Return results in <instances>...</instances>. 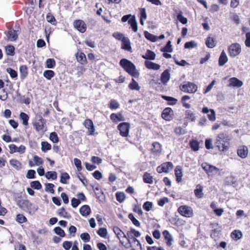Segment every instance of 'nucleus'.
Instances as JSON below:
<instances>
[{
  "label": "nucleus",
  "instance_id": "4468645a",
  "mask_svg": "<svg viewBox=\"0 0 250 250\" xmlns=\"http://www.w3.org/2000/svg\"><path fill=\"white\" fill-rule=\"evenodd\" d=\"M248 149L246 146H240L237 150L238 155L242 158H246L248 155Z\"/></svg>",
  "mask_w": 250,
  "mask_h": 250
},
{
  "label": "nucleus",
  "instance_id": "0eeeda50",
  "mask_svg": "<svg viewBox=\"0 0 250 250\" xmlns=\"http://www.w3.org/2000/svg\"><path fill=\"white\" fill-rule=\"evenodd\" d=\"M118 129L120 130L121 136L127 137L128 135L130 129L129 124L126 122L121 123L118 125Z\"/></svg>",
  "mask_w": 250,
  "mask_h": 250
},
{
  "label": "nucleus",
  "instance_id": "7ed1b4c3",
  "mask_svg": "<svg viewBox=\"0 0 250 250\" xmlns=\"http://www.w3.org/2000/svg\"><path fill=\"white\" fill-rule=\"evenodd\" d=\"M178 212L186 217H190L193 215V209L191 207L187 206H181L178 208Z\"/></svg>",
  "mask_w": 250,
  "mask_h": 250
},
{
  "label": "nucleus",
  "instance_id": "69168bd1",
  "mask_svg": "<svg viewBox=\"0 0 250 250\" xmlns=\"http://www.w3.org/2000/svg\"><path fill=\"white\" fill-rule=\"evenodd\" d=\"M6 51L8 55L13 56L14 55L15 48L13 45H8L6 48Z\"/></svg>",
  "mask_w": 250,
  "mask_h": 250
},
{
  "label": "nucleus",
  "instance_id": "8fccbe9b",
  "mask_svg": "<svg viewBox=\"0 0 250 250\" xmlns=\"http://www.w3.org/2000/svg\"><path fill=\"white\" fill-rule=\"evenodd\" d=\"M56 64V62L53 59H48L46 61V66L48 68H53Z\"/></svg>",
  "mask_w": 250,
  "mask_h": 250
},
{
  "label": "nucleus",
  "instance_id": "473e14b6",
  "mask_svg": "<svg viewBox=\"0 0 250 250\" xmlns=\"http://www.w3.org/2000/svg\"><path fill=\"white\" fill-rule=\"evenodd\" d=\"M29 118L28 115L24 112H21L20 114V119L22 121L24 125H28Z\"/></svg>",
  "mask_w": 250,
  "mask_h": 250
},
{
  "label": "nucleus",
  "instance_id": "3c124183",
  "mask_svg": "<svg viewBox=\"0 0 250 250\" xmlns=\"http://www.w3.org/2000/svg\"><path fill=\"white\" fill-rule=\"evenodd\" d=\"M153 147L151 150L155 153H160L161 152V145L158 142H155L152 145Z\"/></svg>",
  "mask_w": 250,
  "mask_h": 250
},
{
  "label": "nucleus",
  "instance_id": "4c0bfd02",
  "mask_svg": "<svg viewBox=\"0 0 250 250\" xmlns=\"http://www.w3.org/2000/svg\"><path fill=\"white\" fill-rule=\"evenodd\" d=\"M126 197L125 194L123 192H117L116 193V200L119 203H122L124 201Z\"/></svg>",
  "mask_w": 250,
  "mask_h": 250
},
{
  "label": "nucleus",
  "instance_id": "9b49d317",
  "mask_svg": "<svg viewBox=\"0 0 250 250\" xmlns=\"http://www.w3.org/2000/svg\"><path fill=\"white\" fill-rule=\"evenodd\" d=\"M113 231L116 235L117 237L120 240V242L123 245L124 242L123 240L121 239V237L122 236V235H123V238H125L127 239L128 242L130 243V240L128 239L127 237V236L124 233V232L118 227H113Z\"/></svg>",
  "mask_w": 250,
  "mask_h": 250
},
{
  "label": "nucleus",
  "instance_id": "b1692460",
  "mask_svg": "<svg viewBox=\"0 0 250 250\" xmlns=\"http://www.w3.org/2000/svg\"><path fill=\"white\" fill-rule=\"evenodd\" d=\"M110 119L113 122H120V121H125V118L123 116L122 114L120 113L116 114L112 113L110 115Z\"/></svg>",
  "mask_w": 250,
  "mask_h": 250
},
{
  "label": "nucleus",
  "instance_id": "c756f323",
  "mask_svg": "<svg viewBox=\"0 0 250 250\" xmlns=\"http://www.w3.org/2000/svg\"><path fill=\"white\" fill-rule=\"evenodd\" d=\"M203 189V188L202 186L200 185L197 186L196 188L194 190V194L197 198H201L203 197L204 194Z\"/></svg>",
  "mask_w": 250,
  "mask_h": 250
},
{
  "label": "nucleus",
  "instance_id": "79ce46f5",
  "mask_svg": "<svg viewBox=\"0 0 250 250\" xmlns=\"http://www.w3.org/2000/svg\"><path fill=\"white\" fill-rule=\"evenodd\" d=\"M41 149L44 152H45L51 148V145L47 142H42L41 143Z\"/></svg>",
  "mask_w": 250,
  "mask_h": 250
},
{
  "label": "nucleus",
  "instance_id": "6e6552de",
  "mask_svg": "<svg viewBox=\"0 0 250 250\" xmlns=\"http://www.w3.org/2000/svg\"><path fill=\"white\" fill-rule=\"evenodd\" d=\"M173 165L172 163L168 162L163 164L160 166H158L157 167L156 170L157 171L160 173L162 172L168 173L170 170L173 168Z\"/></svg>",
  "mask_w": 250,
  "mask_h": 250
},
{
  "label": "nucleus",
  "instance_id": "423d86ee",
  "mask_svg": "<svg viewBox=\"0 0 250 250\" xmlns=\"http://www.w3.org/2000/svg\"><path fill=\"white\" fill-rule=\"evenodd\" d=\"M224 136L223 134H219L216 139L215 145L220 151H224L227 150L228 146L224 141Z\"/></svg>",
  "mask_w": 250,
  "mask_h": 250
},
{
  "label": "nucleus",
  "instance_id": "338daca9",
  "mask_svg": "<svg viewBox=\"0 0 250 250\" xmlns=\"http://www.w3.org/2000/svg\"><path fill=\"white\" fill-rule=\"evenodd\" d=\"M177 19L183 24H186L188 22V19L184 17L181 13L178 14Z\"/></svg>",
  "mask_w": 250,
  "mask_h": 250
},
{
  "label": "nucleus",
  "instance_id": "cd10ccee",
  "mask_svg": "<svg viewBox=\"0 0 250 250\" xmlns=\"http://www.w3.org/2000/svg\"><path fill=\"white\" fill-rule=\"evenodd\" d=\"M156 54L155 53L150 50H147L145 55H143L142 57L145 59L154 60L155 58Z\"/></svg>",
  "mask_w": 250,
  "mask_h": 250
},
{
  "label": "nucleus",
  "instance_id": "680f3d73",
  "mask_svg": "<svg viewBox=\"0 0 250 250\" xmlns=\"http://www.w3.org/2000/svg\"><path fill=\"white\" fill-rule=\"evenodd\" d=\"M231 237L233 239H235L236 240L240 239L242 236V233L241 231L234 230L231 234Z\"/></svg>",
  "mask_w": 250,
  "mask_h": 250
},
{
  "label": "nucleus",
  "instance_id": "c9c22d12",
  "mask_svg": "<svg viewBox=\"0 0 250 250\" xmlns=\"http://www.w3.org/2000/svg\"><path fill=\"white\" fill-rule=\"evenodd\" d=\"M128 87L131 90H139L140 89L138 83L134 79H132V82L129 83Z\"/></svg>",
  "mask_w": 250,
  "mask_h": 250
},
{
  "label": "nucleus",
  "instance_id": "bf43d9fd",
  "mask_svg": "<svg viewBox=\"0 0 250 250\" xmlns=\"http://www.w3.org/2000/svg\"><path fill=\"white\" fill-rule=\"evenodd\" d=\"M143 208L147 211H149L153 207V204L151 202L147 201L144 203L143 206Z\"/></svg>",
  "mask_w": 250,
  "mask_h": 250
},
{
  "label": "nucleus",
  "instance_id": "f03ea898",
  "mask_svg": "<svg viewBox=\"0 0 250 250\" xmlns=\"http://www.w3.org/2000/svg\"><path fill=\"white\" fill-rule=\"evenodd\" d=\"M197 86L190 82H188L186 84L180 85V89L186 93H195L197 90Z\"/></svg>",
  "mask_w": 250,
  "mask_h": 250
},
{
  "label": "nucleus",
  "instance_id": "6e6d98bb",
  "mask_svg": "<svg viewBox=\"0 0 250 250\" xmlns=\"http://www.w3.org/2000/svg\"><path fill=\"white\" fill-rule=\"evenodd\" d=\"M49 139L52 142L54 143H57L59 141L57 134L55 132H53L50 133Z\"/></svg>",
  "mask_w": 250,
  "mask_h": 250
},
{
  "label": "nucleus",
  "instance_id": "f3484780",
  "mask_svg": "<svg viewBox=\"0 0 250 250\" xmlns=\"http://www.w3.org/2000/svg\"><path fill=\"white\" fill-rule=\"evenodd\" d=\"M163 235L165 239L167 241V245L168 246H170L172 245V242L173 241L172 235L170 234L168 230H165L163 232Z\"/></svg>",
  "mask_w": 250,
  "mask_h": 250
},
{
  "label": "nucleus",
  "instance_id": "58836bf2",
  "mask_svg": "<svg viewBox=\"0 0 250 250\" xmlns=\"http://www.w3.org/2000/svg\"><path fill=\"white\" fill-rule=\"evenodd\" d=\"M235 178L233 176L227 177L225 179V184L226 185H232L235 183Z\"/></svg>",
  "mask_w": 250,
  "mask_h": 250
},
{
  "label": "nucleus",
  "instance_id": "6ab92c4d",
  "mask_svg": "<svg viewBox=\"0 0 250 250\" xmlns=\"http://www.w3.org/2000/svg\"><path fill=\"white\" fill-rule=\"evenodd\" d=\"M145 64L146 67L149 69L157 70L160 68V65L148 61H146Z\"/></svg>",
  "mask_w": 250,
  "mask_h": 250
},
{
  "label": "nucleus",
  "instance_id": "7c9ffc66",
  "mask_svg": "<svg viewBox=\"0 0 250 250\" xmlns=\"http://www.w3.org/2000/svg\"><path fill=\"white\" fill-rule=\"evenodd\" d=\"M43 120L42 117H41V119L39 120L38 122L34 123V126L35 127L36 129L39 131L42 130L43 129Z\"/></svg>",
  "mask_w": 250,
  "mask_h": 250
},
{
  "label": "nucleus",
  "instance_id": "603ef678",
  "mask_svg": "<svg viewBox=\"0 0 250 250\" xmlns=\"http://www.w3.org/2000/svg\"><path fill=\"white\" fill-rule=\"evenodd\" d=\"M6 72L9 74L10 77L13 79H16L18 77L17 71L11 68H7L6 69Z\"/></svg>",
  "mask_w": 250,
  "mask_h": 250
},
{
  "label": "nucleus",
  "instance_id": "5fc2aeb1",
  "mask_svg": "<svg viewBox=\"0 0 250 250\" xmlns=\"http://www.w3.org/2000/svg\"><path fill=\"white\" fill-rule=\"evenodd\" d=\"M70 176L66 172H64L61 176L60 182L64 184H67L66 180L69 179Z\"/></svg>",
  "mask_w": 250,
  "mask_h": 250
},
{
  "label": "nucleus",
  "instance_id": "f257e3e1",
  "mask_svg": "<svg viewBox=\"0 0 250 250\" xmlns=\"http://www.w3.org/2000/svg\"><path fill=\"white\" fill-rule=\"evenodd\" d=\"M120 64L132 76L138 77L139 73L136 70V66L132 62L127 59H122L120 62Z\"/></svg>",
  "mask_w": 250,
  "mask_h": 250
},
{
  "label": "nucleus",
  "instance_id": "9d476101",
  "mask_svg": "<svg viewBox=\"0 0 250 250\" xmlns=\"http://www.w3.org/2000/svg\"><path fill=\"white\" fill-rule=\"evenodd\" d=\"M74 27L79 32L83 33L86 30V25L85 22L81 20H76L73 22Z\"/></svg>",
  "mask_w": 250,
  "mask_h": 250
},
{
  "label": "nucleus",
  "instance_id": "de8ad7c7",
  "mask_svg": "<svg viewBox=\"0 0 250 250\" xmlns=\"http://www.w3.org/2000/svg\"><path fill=\"white\" fill-rule=\"evenodd\" d=\"M54 232L60 237H63L65 235L64 230L59 227H57L54 229Z\"/></svg>",
  "mask_w": 250,
  "mask_h": 250
},
{
  "label": "nucleus",
  "instance_id": "864d4df0",
  "mask_svg": "<svg viewBox=\"0 0 250 250\" xmlns=\"http://www.w3.org/2000/svg\"><path fill=\"white\" fill-rule=\"evenodd\" d=\"M128 218L132 221V223L137 227L140 226V223L139 221L135 218L132 213H129L128 214Z\"/></svg>",
  "mask_w": 250,
  "mask_h": 250
},
{
  "label": "nucleus",
  "instance_id": "bb28decb",
  "mask_svg": "<svg viewBox=\"0 0 250 250\" xmlns=\"http://www.w3.org/2000/svg\"><path fill=\"white\" fill-rule=\"evenodd\" d=\"M20 77L21 80L25 79L28 74L27 67L25 65H22L20 67Z\"/></svg>",
  "mask_w": 250,
  "mask_h": 250
},
{
  "label": "nucleus",
  "instance_id": "2f4dec72",
  "mask_svg": "<svg viewBox=\"0 0 250 250\" xmlns=\"http://www.w3.org/2000/svg\"><path fill=\"white\" fill-rule=\"evenodd\" d=\"M162 98L165 100L166 101H168V104L169 105H175L176 104L177 102V100L174 98L167 96L165 95H162Z\"/></svg>",
  "mask_w": 250,
  "mask_h": 250
},
{
  "label": "nucleus",
  "instance_id": "ea45409f",
  "mask_svg": "<svg viewBox=\"0 0 250 250\" xmlns=\"http://www.w3.org/2000/svg\"><path fill=\"white\" fill-rule=\"evenodd\" d=\"M133 233L134 234V237H139L141 236V233L135 230L134 229L131 228L130 230L127 232V237L129 239L130 237L131 236V234Z\"/></svg>",
  "mask_w": 250,
  "mask_h": 250
},
{
  "label": "nucleus",
  "instance_id": "4be33fe9",
  "mask_svg": "<svg viewBox=\"0 0 250 250\" xmlns=\"http://www.w3.org/2000/svg\"><path fill=\"white\" fill-rule=\"evenodd\" d=\"M79 211L82 215L86 216L90 214L91 209L89 206L83 205L80 208Z\"/></svg>",
  "mask_w": 250,
  "mask_h": 250
},
{
  "label": "nucleus",
  "instance_id": "2eb2a0df",
  "mask_svg": "<svg viewBox=\"0 0 250 250\" xmlns=\"http://www.w3.org/2000/svg\"><path fill=\"white\" fill-rule=\"evenodd\" d=\"M170 79V73L168 70L166 69L162 73L161 81L163 84H166Z\"/></svg>",
  "mask_w": 250,
  "mask_h": 250
},
{
  "label": "nucleus",
  "instance_id": "20e7f679",
  "mask_svg": "<svg viewBox=\"0 0 250 250\" xmlns=\"http://www.w3.org/2000/svg\"><path fill=\"white\" fill-rule=\"evenodd\" d=\"M16 202L19 208L24 211H30L32 209V204L27 200L19 199Z\"/></svg>",
  "mask_w": 250,
  "mask_h": 250
},
{
  "label": "nucleus",
  "instance_id": "13d9d810",
  "mask_svg": "<svg viewBox=\"0 0 250 250\" xmlns=\"http://www.w3.org/2000/svg\"><path fill=\"white\" fill-rule=\"evenodd\" d=\"M16 221L20 224L25 222L27 221L26 218L22 214H19L17 215Z\"/></svg>",
  "mask_w": 250,
  "mask_h": 250
},
{
  "label": "nucleus",
  "instance_id": "1a4fd4ad",
  "mask_svg": "<svg viewBox=\"0 0 250 250\" xmlns=\"http://www.w3.org/2000/svg\"><path fill=\"white\" fill-rule=\"evenodd\" d=\"M201 167L208 175L212 174L214 172H217L219 171V168L207 163H203Z\"/></svg>",
  "mask_w": 250,
  "mask_h": 250
},
{
  "label": "nucleus",
  "instance_id": "412c9836",
  "mask_svg": "<svg viewBox=\"0 0 250 250\" xmlns=\"http://www.w3.org/2000/svg\"><path fill=\"white\" fill-rule=\"evenodd\" d=\"M175 175L176 178V181L178 183L182 181V177L183 176L182 169L180 166H177L175 169Z\"/></svg>",
  "mask_w": 250,
  "mask_h": 250
},
{
  "label": "nucleus",
  "instance_id": "37998d69",
  "mask_svg": "<svg viewBox=\"0 0 250 250\" xmlns=\"http://www.w3.org/2000/svg\"><path fill=\"white\" fill-rule=\"evenodd\" d=\"M45 177L47 179H52V180H55L57 178V174L56 171H48L45 174Z\"/></svg>",
  "mask_w": 250,
  "mask_h": 250
},
{
  "label": "nucleus",
  "instance_id": "dca6fc26",
  "mask_svg": "<svg viewBox=\"0 0 250 250\" xmlns=\"http://www.w3.org/2000/svg\"><path fill=\"white\" fill-rule=\"evenodd\" d=\"M122 48L125 50L130 51L131 47L129 39L127 37H124L122 40Z\"/></svg>",
  "mask_w": 250,
  "mask_h": 250
},
{
  "label": "nucleus",
  "instance_id": "72a5a7b5",
  "mask_svg": "<svg viewBox=\"0 0 250 250\" xmlns=\"http://www.w3.org/2000/svg\"><path fill=\"white\" fill-rule=\"evenodd\" d=\"M144 35L145 37L148 40H150L151 42H155L158 40V37L152 35V34L149 33L147 31H145L144 32Z\"/></svg>",
  "mask_w": 250,
  "mask_h": 250
},
{
  "label": "nucleus",
  "instance_id": "a878e982",
  "mask_svg": "<svg viewBox=\"0 0 250 250\" xmlns=\"http://www.w3.org/2000/svg\"><path fill=\"white\" fill-rule=\"evenodd\" d=\"M228 57L226 53L224 51H223L219 58V65L220 66L224 65L228 62Z\"/></svg>",
  "mask_w": 250,
  "mask_h": 250
},
{
  "label": "nucleus",
  "instance_id": "f704fd0d",
  "mask_svg": "<svg viewBox=\"0 0 250 250\" xmlns=\"http://www.w3.org/2000/svg\"><path fill=\"white\" fill-rule=\"evenodd\" d=\"M206 44L207 47L212 48L215 46L216 43L215 40L213 38L208 37L206 40Z\"/></svg>",
  "mask_w": 250,
  "mask_h": 250
},
{
  "label": "nucleus",
  "instance_id": "5701e85b",
  "mask_svg": "<svg viewBox=\"0 0 250 250\" xmlns=\"http://www.w3.org/2000/svg\"><path fill=\"white\" fill-rule=\"evenodd\" d=\"M7 37L9 40L11 41H15L17 39L18 35L16 30H11L8 32Z\"/></svg>",
  "mask_w": 250,
  "mask_h": 250
},
{
  "label": "nucleus",
  "instance_id": "c03bdc74",
  "mask_svg": "<svg viewBox=\"0 0 250 250\" xmlns=\"http://www.w3.org/2000/svg\"><path fill=\"white\" fill-rule=\"evenodd\" d=\"M43 76L48 80H51L55 75V73L51 70H47L44 71Z\"/></svg>",
  "mask_w": 250,
  "mask_h": 250
},
{
  "label": "nucleus",
  "instance_id": "774afa93",
  "mask_svg": "<svg viewBox=\"0 0 250 250\" xmlns=\"http://www.w3.org/2000/svg\"><path fill=\"white\" fill-rule=\"evenodd\" d=\"M72 246V243L71 241H65L62 244V247L65 250H69Z\"/></svg>",
  "mask_w": 250,
  "mask_h": 250
},
{
  "label": "nucleus",
  "instance_id": "ddd939ff",
  "mask_svg": "<svg viewBox=\"0 0 250 250\" xmlns=\"http://www.w3.org/2000/svg\"><path fill=\"white\" fill-rule=\"evenodd\" d=\"M83 125L84 126L88 129V134L92 135L93 134L95 128L93 123L90 119H86L83 123Z\"/></svg>",
  "mask_w": 250,
  "mask_h": 250
},
{
  "label": "nucleus",
  "instance_id": "a18cd8bd",
  "mask_svg": "<svg viewBox=\"0 0 250 250\" xmlns=\"http://www.w3.org/2000/svg\"><path fill=\"white\" fill-rule=\"evenodd\" d=\"M58 213L59 215L65 218H69L71 217L70 215L65 211V208L63 207L58 210Z\"/></svg>",
  "mask_w": 250,
  "mask_h": 250
},
{
  "label": "nucleus",
  "instance_id": "4d7b16f0",
  "mask_svg": "<svg viewBox=\"0 0 250 250\" xmlns=\"http://www.w3.org/2000/svg\"><path fill=\"white\" fill-rule=\"evenodd\" d=\"M30 186L31 188L36 189H40L42 188V185L38 181H32L30 183Z\"/></svg>",
  "mask_w": 250,
  "mask_h": 250
},
{
  "label": "nucleus",
  "instance_id": "39448f33",
  "mask_svg": "<svg viewBox=\"0 0 250 250\" xmlns=\"http://www.w3.org/2000/svg\"><path fill=\"white\" fill-rule=\"evenodd\" d=\"M228 49L229 55L232 57H235L238 55L241 51V46L238 43L231 44L229 47Z\"/></svg>",
  "mask_w": 250,
  "mask_h": 250
},
{
  "label": "nucleus",
  "instance_id": "393cba45",
  "mask_svg": "<svg viewBox=\"0 0 250 250\" xmlns=\"http://www.w3.org/2000/svg\"><path fill=\"white\" fill-rule=\"evenodd\" d=\"M128 23L131 25L132 29L134 31V32H136L137 31V22L136 20V17L134 15L131 17V18L129 20Z\"/></svg>",
  "mask_w": 250,
  "mask_h": 250
},
{
  "label": "nucleus",
  "instance_id": "49530a36",
  "mask_svg": "<svg viewBox=\"0 0 250 250\" xmlns=\"http://www.w3.org/2000/svg\"><path fill=\"white\" fill-rule=\"evenodd\" d=\"M172 50L173 49L171 44V41H168L166 46L161 49V51L164 52H171Z\"/></svg>",
  "mask_w": 250,
  "mask_h": 250
},
{
  "label": "nucleus",
  "instance_id": "f8f14e48",
  "mask_svg": "<svg viewBox=\"0 0 250 250\" xmlns=\"http://www.w3.org/2000/svg\"><path fill=\"white\" fill-rule=\"evenodd\" d=\"M173 111L170 107L166 108L162 113V117L167 120L170 121L172 118Z\"/></svg>",
  "mask_w": 250,
  "mask_h": 250
},
{
  "label": "nucleus",
  "instance_id": "09e8293b",
  "mask_svg": "<svg viewBox=\"0 0 250 250\" xmlns=\"http://www.w3.org/2000/svg\"><path fill=\"white\" fill-rule=\"evenodd\" d=\"M186 118L191 121H194L195 120V116L193 113L190 110H187L186 111Z\"/></svg>",
  "mask_w": 250,
  "mask_h": 250
},
{
  "label": "nucleus",
  "instance_id": "aec40b11",
  "mask_svg": "<svg viewBox=\"0 0 250 250\" xmlns=\"http://www.w3.org/2000/svg\"><path fill=\"white\" fill-rule=\"evenodd\" d=\"M229 84L234 87H239L243 85V82L237 78L233 77L229 79Z\"/></svg>",
  "mask_w": 250,
  "mask_h": 250
},
{
  "label": "nucleus",
  "instance_id": "a211bd4d",
  "mask_svg": "<svg viewBox=\"0 0 250 250\" xmlns=\"http://www.w3.org/2000/svg\"><path fill=\"white\" fill-rule=\"evenodd\" d=\"M76 59L78 62L81 64H85L86 63V58L85 54L83 52L77 53L76 54Z\"/></svg>",
  "mask_w": 250,
  "mask_h": 250
},
{
  "label": "nucleus",
  "instance_id": "c85d7f7f",
  "mask_svg": "<svg viewBox=\"0 0 250 250\" xmlns=\"http://www.w3.org/2000/svg\"><path fill=\"white\" fill-rule=\"evenodd\" d=\"M9 163L17 170H20L21 168V164L16 159H11L10 160Z\"/></svg>",
  "mask_w": 250,
  "mask_h": 250
},
{
  "label": "nucleus",
  "instance_id": "052dcab7",
  "mask_svg": "<svg viewBox=\"0 0 250 250\" xmlns=\"http://www.w3.org/2000/svg\"><path fill=\"white\" fill-rule=\"evenodd\" d=\"M54 187V185L51 183H47L45 184V190L46 191H49L50 193L53 194L54 193V190L53 189V188Z\"/></svg>",
  "mask_w": 250,
  "mask_h": 250
},
{
  "label": "nucleus",
  "instance_id": "e2e57ef3",
  "mask_svg": "<svg viewBox=\"0 0 250 250\" xmlns=\"http://www.w3.org/2000/svg\"><path fill=\"white\" fill-rule=\"evenodd\" d=\"M97 233L101 237L104 238L107 235V229L106 228H101L98 230Z\"/></svg>",
  "mask_w": 250,
  "mask_h": 250
},
{
  "label": "nucleus",
  "instance_id": "0e129e2a",
  "mask_svg": "<svg viewBox=\"0 0 250 250\" xmlns=\"http://www.w3.org/2000/svg\"><path fill=\"white\" fill-rule=\"evenodd\" d=\"M81 238L85 242H88L90 241V236L88 233H83L80 235Z\"/></svg>",
  "mask_w": 250,
  "mask_h": 250
},
{
  "label": "nucleus",
  "instance_id": "a19ab883",
  "mask_svg": "<svg viewBox=\"0 0 250 250\" xmlns=\"http://www.w3.org/2000/svg\"><path fill=\"white\" fill-rule=\"evenodd\" d=\"M189 145L192 149L194 151H197L199 148V144L198 141L192 140L190 141Z\"/></svg>",
  "mask_w": 250,
  "mask_h": 250
},
{
  "label": "nucleus",
  "instance_id": "e433bc0d",
  "mask_svg": "<svg viewBox=\"0 0 250 250\" xmlns=\"http://www.w3.org/2000/svg\"><path fill=\"white\" fill-rule=\"evenodd\" d=\"M143 180L145 183L148 184L153 183V177L149 173L147 172L145 173L143 176Z\"/></svg>",
  "mask_w": 250,
  "mask_h": 250
}]
</instances>
